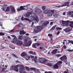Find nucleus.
Masks as SVG:
<instances>
[{"label": "nucleus", "mask_w": 73, "mask_h": 73, "mask_svg": "<svg viewBox=\"0 0 73 73\" xmlns=\"http://www.w3.org/2000/svg\"><path fill=\"white\" fill-rule=\"evenodd\" d=\"M8 38H9L10 39H11V37H10V36H8Z\"/></svg>", "instance_id": "obj_59"}, {"label": "nucleus", "mask_w": 73, "mask_h": 73, "mask_svg": "<svg viewBox=\"0 0 73 73\" xmlns=\"http://www.w3.org/2000/svg\"><path fill=\"white\" fill-rule=\"evenodd\" d=\"M43 23H44V22L42 20L40 22V24H41V23L43 24Z\"/></svg>", "instance_id": "obj_45"}, {"label": "nucleus", "mask_w": 73, "mask_h": 73, "mask_svg": "<svg viewBox=\"0 0 73 73\" xmlns=\"http://www.w3.org/2000/svg\"><path fill=\"white\" fill-rule=\"evenodd\" d=\"M20 8L21 11L27 9V7L25 6H21Z\"/></svg>", "instance_id": "obj_13"}, {"label": "nucleus", "mask_w": 73, "mask_h": 73, "mask_svg": "<svg viewBox=\"0 0 73 73\" xmlns=\"http://www.w3.org/2000/svg\"><path fill=\"white\" fill-rule=\"evenodd\" d=\"M42 9H43V10H44V9H45V7H42Z\"/></svg>", "instance_id": "obj_49"}, {"label": "nucleus", "mask_w": 73, "mask_h": 73, "mask_svg": "<svg viewBox=\"0 0 73 73\" xmlns=\"http://www.w3.org/2000/svg\"><path fill=\"white\" fill-rule=\"evenodd\" d=\"M26 55V53H25V52H24L21 54V56H24Z\"/></svg>", "instance_id": "obj_26"}, {"label": "nucleus", "mask_w": 73, "mask_h": 73, "mask_svg": "<svg viewBox=\"0 0 73 73\" xmlns=\"http://www.w3.org/2000/svg\"><path fill=\"white\" fill-rule=\"evenodd\" d=\"M0 65L1 66V68H2L3 69H2V71H4L7 69V66L5 65V66H4V65H5V64H4V63L3 62H1V63Z\"/></svg>", "instance_id": "obj_7"}, {"label": "nucleus", "mask_w": 73, "mask_h": 73, "mask_svg": "<svg viewBox=\"0 0 73 73\" xmlns=\"http://www.w3.org/2000/svg\"><path fill=\"white\" fill-rule=\"evenodd\" d=\"M71 43L72 44H73V42L72 41Z\"/></svg>", "instance_id": "obj_63"}, {"label": "nucleus", "mask_w": 73, "mask_h": 73, "mask_svg": "<svg viewBox=\"0 0 73 73\" xmlns=\"http://www.w3.org/2000/svg\"><path fill=\"white\" fill-rule=\"evenodd\" d=\"M36 37H37V36H34L33 37V38H36Z\"/></svg>", "instance_id": "obj_61"}, {"label": "nucleus", "mask_w": 73, "mask_h": 73, "mask_svg": "<svg viewBox=\"0 0 73 73\" xmlns=\"http://www.w3.org/2000/svg\"><path fill=\"white\" fill-rule=\"evenodd\" d=\"M14 31V30L12 29L10 31V32H13Z\"/></svg>", "instance_id": "obj_56"}, {"label": "nucleus", "mask_w": 73, "mask_h": 73, "mask_svg": "<svg viewBox=\"0 0 73 73\" xmlns=\"http://www.w3.org/2000/svg\"><path fill=\"white\" fill-rule=\"evenodd\" d=\"M18 39L19 40H22V39H23V37L22 36H19Z\"/></svg>", "instance_id": "obj_29"}, {"label": "nucleus", "mask_w": 73, "mask_h": 73, "mask_svg": "<svg viewBox=\"0 0 73 73\" xmlns=\"http://www.w3.org/2000/svg\"><path fill=\"white\" fill-rule=\"evenodd\" d=\"M66 23V21H62V24H63V25H65Z\"/></svg>", "instance_id": "obj_40"}, {"label": "nucleus", "mask_w": 73, "mask_h": 73, "mask_svg": "<svg viewBox=\"0 0 73 73\" xmlns=\"http://www.w3.org/2000/svg\"><path fill=\"white\" fill-rule=\"evenodd\" d=\"M10 11L9 8V7H7L5 11L6 12V11Z\"/></svg>", "instance_id": "obj_34"}, {"label": "nucleus", "mask_w": 73, "mask_h": 73, "mask_svg": "<svg viewBox=\"0 0 73 73\" xmlns=\"http://www.w3.org/2000/svg\"><path fill=\"white\" fill-rule=\"evenodd\" d=\"M62 62L61 61H59L56 64H55L54 66V68L55 69H57L58 68V65H60L61 64H62Z\"/></svg>", "instance_id": "obj_8"}, {"label": "nucleus", "mask_w": 73, "mask_h": 73, "mask_svg": "<svg viewBox=\"0 0 73 73\" xmlns=\"http://www.w3.org/2000/svg\"><path fill=\"white\" fill-rule=\"evenodd\" d=\"M30 15H31V14H30L29 13H26V15H24V16L25 17H27L29 16H30Z\"/></svg>", "instance_id": "obj_22"}, {"label": "nucleus", "mask_w": 73, "mask_h": 73, "mask_svg": "<svg viewBox=\"0 0 73 73\" xmlns=\"http://www.w3.org/2000/svg\"><path fill=\"white\" fill-rule=\"evenodd\" d=\"M64 73H68V72L67 71H65Z\"/></svg>", "instance_id": "obj_62"}, {"label": "nucleus", "mask_w": 73, "mask_h": 73, "mask_svg": "<svg viewBox=\"0 0 73 73\" xmlns=\"http://www.w3.org/2000/svg\"><path fill=\"white\" fill-rule=\"evenodd\" d=\"M68 41H69V43H71L72 42V41L69 40Z\"/></svg>", "instance_id": "obj_52"}, {"label": "nucleus", "mask_w": 73, "mask_h": 73, "mask_svg": "<svg viewBox=\"0 0 73 73\" xmlns=\"http://www.w3.org/2000/svg\"><path fill=\"white\" fill-rule=\"evenodd\" d=\"M10 9H11V12L13 13H15V8L13 7H12V6H11V7Z\"/></svg>", "instance_id": "obj_15"}, {"label": "nucleus", "mask_w": 73, "mask_h": 73, "mask_svg": "<svg viewBox=\"0 0 73 73\" xmlns=\"http://www.w3.org/2000/svg\"><path fill=\"white\" fill-rule=\"evenodd\" d=\"M26 32L25 31H24V30H21L20 31V33H19V34L20 35H24L26 33Z\"/></svg>", "instance_id": "obj_12"}, {"label": "nucleus", "mask_w": 73, "mask_h": 73, "mask_svg": "<svg viewBox=\"0 0 73 73\" xmlns=\"http://www.w3.org/2000/svg\"><path fill=\"white\" fill-rule=\"evenodd\" d=\"M54 10H49L48 12V16L50 17V16H52L53 14L54 13Z\"/></svg>", "instance_id": "obj_9"}, {"label": "nucleus", "mask_w": 73, "mask_h": 73, "mask_svg": "<svg viewBox=\"0 0 73 73\" xmlns=\"http://www.w3.org/2000/svg\"><path fill=\"white\" fill-rule=\"evenodd\" d=\"M25 35H26V36H29V34H25Z\"/></svg>", "instance_id": "obj_60"}, {"label": "nucleus", "mask_w": 73, "mask_h": 73, "mask_svg": "<svg viewBox=\"0 0 73 73\" xmlns=\"http://www.w3.org/2000/svg\"><path fill=\"white\" fill-rule=\"evenodd\" d=\"M12 55H13V56L14 57H15V58H18V57L17 56H16V55H15V54H12Z\"/></svg>", "instance_id": "obj_36"}, {"label": "nucleus", "mask_w": 73, "mask_h": 73, "mask_svg": "<svg viewBox=\"0 0 73 73\" xmlns=\"http://www.w3.org/2000/svg\"><path fill=\"white\" fill-rule=\"evenodd\" d=\"M6 8H7V6L5 5H4L3 6H2L1 7V9L3 11L6 12V11H5V9H6Z\"/></svg>", "instance_id": "obj_10"}, {"label": "nucleus", "mask_w": 73, "mask_h": 73, "mask_svg": "<svg viewBox=\"0 0 73 73\" xmlns=\"http://www.w3.org/2000/svg\"><path fill=\"white\" fill-rule=\"evenodd\" d=\"M28 19L30 20H34L35 21V23H38L39 20L36 16H34L33 17H30L28 18Z\"/></svg>", "instance_id": "obj_5"}, {"label": "nucleus", "mask_w": 73, "mask_h": 73, "mask_svg": "<svg viewBox=\"0 0 73 73\" xmlns=\"http://www.w3.org/2000/svg\"><path fill=\"white\" fill-rule=\"evenodd\" d=\"M25 68L26 69H27V70H28V71H29V70H30V69H29V67H25Z\"/></svg>", "instance_id": "obj_33"}, {"label": "nucleus", "mask_w": 73, "mask_h": 73, "mask_svg": "<svg viewBox=\"0 0 73 73\" xmlns=\"http://www.w3.org/2000/svg\"><path fill=\"white\" fill-rule=\"evenodd\" d=\"M45 23L47 24V25H48V24H49V21H46Z\"/></svg>", "instance_id": "obj_47"}, {"label": "nucleus", "mask_w": 73, "mask_h": 73, "mask_svg": "<svg viewBox=\"0 0 73 73\" xmlns=\"http://www.w3.org/2000/svg\"><path fill=\"white\" fill-rule=\"evenodd\" d=\"M69 4V2H67L64 3H63L62 5L63 6H62V7H64L65 6H68Z\"/></svg>", "instance_id": "obj_19"}, {"label": "nucleus", "mask_w": 73, "mask_h": 73, "mask_svg": "<svg viewBox=\"0 0 73 73\" xmlns=\"http://www.w3.org/2000/svg\"><path fill=\"white\" fill-rule=\"evenodd\" d=\"M64 31L65 32H70V29L69 28H68L64 29Z\"/></svg>", "instance_id": "obj_16"}, {"label": "nucleus", "mask_w": 73, "mask_h": 73, "mask_svg": "<svg viewBox=\"0 0 73 73\" xmlns=\"http://www.w3.org/2000/svg\"><path fill=\"white\" fill-rule=\"evenodd\" d=\"M56 26H54L52 28V29H51V31H52V30H54L55 29V28H56Z\"/></svg>", "instance_id": "obj_32"}, {"label": "nucleus", "mask_w": 73, "mask_h": 73, "mask_svg": "<svg viewBox=\"0 0 73 73\" xmlns=\"http://www.w3.org/2000/svg\"><path fill=\"white\" fill-rule=\"evenodd\" d=\"M32 43V41H30L29 42H28L26 44V45H27V46H29L31 45V44Z\"/></svg>", "instance_id": "obj_20"}, {"label": "nucleus", "mask_w": 73, "mask_h": 73, "mask_svg": "<svg viewBox=\"0 0 73 73\" xmlns=\"http://www.w3.org/2000/svg\"><path fill=\"white\" fill-rule=\"evenodd\" d=\"M11 37H14V38L12 42L14 44H16L17 45L21 46L23 44V42L21 40H19V39L17 38V37L14 35H11Z\"/></svg>", "instance_id": "obj_2"}, {"label": "nucleus", "mask_w": 73, "mask_h": 73, "mask_svg": "<svg viewBox=\"0 0 73 73\" xmlns=\"http://www.w3.org/2000/svg\"><path fill=\"white\" fill-rule=\"evenodd\" d=\"M5 34L3 33H0V36H4Z\"/></svg>", "instance_id": "obj_35"}, {"label": "nucleus", "mask_w": 73, "mask_h": 73, "mask_svg": "<svg viewBox=\"0 0 73 73\" xmlns=\"http://www.w3.org/2000/svg\"><path fill=\"white\" fill-rule=\"evenodd\" d=\"M58 15L59 14L58 13H56L55 14L56 16H58Z\"/></svg>", "instance_id": "obj_50"}, {"label": "nucleus", "mask_w": 73, "mask_h": 73, "mask_svg": "<svg viewBox=\"0 0 73 73\" xmlns=\"http://www.w3.org/2000/svg\"><path fill=\"white\" fill-rule=\"evenodd\" d=\"M17 11H21V9H17Z\"/></svg>", "instance_id": "obj_46"}, {"label": "nucleus", "mask_w": 73, "mask_h": 73, "mask_svg": "<svg viewBox=\"0 0 73 73\" xmlns=\"http://www.w3.org/2000/svg\"><path fill=\"white\" fill-rule=\"evenodd\" d=\"M73 11H69L68 13V15H72V14H73Z\"/></svg>", "instance_id": "obj_25"}, {"label": "nucleus", "mask_w": 73, "mask_h": 73, "mask_svg": "<svg viewBox=\"0 0 73 73\" xmlns=\"http://www.w3.org/2000/svg\"><path fill=\"white\" fill-rule=\"evenodd\" d=\"M36 43L33 44V45L32 46L33 48H36Z\"/></svg>", "instance_id": "obj_30"}, {"label": "nucleus", "mask_w": 73, "mask_h": 73, "mask_svg": "<svg viewBox=\"0 0 73 73\" xmlns=\"http://www.w3.org/2000/svg\"><path fill=\"white\" fill-rule=\"evenodd\" d=\"M67 51H69L70 52H73V50H70V49H67Z\"/></svg>", "instance_id": "obj_39"}, {"label": "nucleus", "mask_w": 73, "mask_h": 73, "mask_svg": "<svg viewBox=\"0 0 73 73\" xmlns=\"http://www.w3.org/2000/svg\"><path fill=\"white\" fill-rule=\"evenodd\" d=\"M33 52L32 51H29V53L30 54H32Z\"/></svg>", "instance_id": "obj_42"}, {"label": "nucleus", "mask_w": 73, "mask_h": 73, "mask_svg": "<svg viewBox=\"0 0 73 73\" xmlns=\"http://www.w3.org/2000/svg\"><path fill=\"white\" fill-rule=\"evenodd\" d=\"M48 36L50 37V38L51 39V40H52V37L53 36V35L52 34H49L48 35Z\"/></svg>", "instance_id": "obj_23"}, {"label": "nucleus", "mask_w": 73, "mask_h": 73, "mask_svg": "<svg viewBox=\"0 0 73 73\" xmlns=\"http://www.w3.org/2000/svg\"><path fill=\"white\" fill-rule=\"evenodd\" d=\"M45 73H52L51 72H45Z\"/></svg>", "instance_id": "obj_55"}, {"label": "nucleus", "mask_w": 73, "mask_h": 73, "mask_svg": "<svg viewBox=\"0 0 73 73\" xmlns=\"http://www.w3.org/2000/svg\"><path fill=\"white\" fill-rule=\"evenodd\" d=\"M56 29H58V30H61V29H61V28H60L59 27H56Z\"/></svg>", "instance_id": "obj_38"}, {"label": "nucleus", "mask_w": 73, "mask_h": 73, "mask_svg": "<svg viewBox=\"0 0 73 73\" xmlns=\"http://www.w3.org/2000/svg\"><path fill=\"white\" fill-rule=\"evenodd\" d=\"M24 20H25V21H30V22H31V23H32V25H31V27H33V25L34 24V22H31V21H30L29 19H28L27 18H24Z\"/></svg>", "instance_id": "obj_11"}, {"label": "nucleus", "mask_w": 73, "mask_h": 73, "mask_svg": "<svg viewBox=\"0 0 73 73\" xmlns=\"http://www.w3.org/2000/svg\"><path fill=\"white\" fill-rule=\"evenodd\" d=\"M70 21H66L65 25H66L67 27H68V25H69V23L70 22Z\"/></svg>", "instance_id": "obj_24"}, {"label": "nucleus", "mask_w": 73, "mask_h": 73, "mask_svg": "<svg viewBox=\"0 0 73 73\" xmlns=\"http://www.w3.org/2000/svg\"><path fill=\"white\" fill-rule=\"evenodd\" d=\"M71 17H73V14L71 16Z\"/></svg>", "instance_id": "obj_64"}, {"label": "nucleus", "mask_w": 73, "mask_h": 73, "mask_svg": "<svg viewBox=\"0 0 73 73\" xmlns=\"http://www.w3.org/2000/svg\"><path fill=\"white\" fill-rule=\"evenodd\" d=\"M63 48H64V49H66V45H64L63 47Z\"/></svg>", "instance_id": "obj_44"}, {"label": "nucleus", "mask_w": 73, "mask_h": 73, "mask_svg": "<svg viewBox=\"0 0 73 73\" xmlns=\"http://www.w3.org/2000/svg\"><path fill=\"white\" fill-rule=\"evenodd\" d=\"M30 69L31 70H36V68H30Z\"/></svg>", "instance_id": "obj_31"}, {"label": "nucleus", "mask_w": 73, "mask_h": 73, "mask_svg": "<svg viewBox=\"0 0 73 73\" xmlns=\"http://www.w3.org/2000/svg\"><path fill=\"white\" fill-rule=\"evenodd\" d=\"M32 54H33V55H35L36 54V52H32Z\"/></svg>", "instance_id": "obj_48"}, {"label": "nucleus", "mask_w": 73, "mask_h": 73, "mask_svg": "<svg viewBox=\"0 0 73 73\" xmlns=\"http://www.w3.org/2000/svg\"><path fill=\"white\" fill-rule=\"evenodd\" d=\"M43 28L42 26L36 27L35 29L34 30V32L35 33H37L38 32L41 31V30L43 29Z\"/></svg>", "instance_id": "obj_3"}, {"label": "nucleus", "mask_w": 73, "mask_h": 73, "mask_svg": "<svg viewBox=\"0 0 73 73\" xmlns=\"http://www.w3.org/2000/svg\"><path fill=\"white\" fill-rule=\"evenodd\" d=\"M11 67L13 70L16 72H18L19 69L20 73H26L25 72L23 71L24 69V66L22 65H18L16 66H13Z\"/></svg>", "instance_id": "obj_1"}, {"label": "nucleus", "mask_w": 73, "mask_h": 73, "mask_svg": "<svg viewBox=\"0 0 73 73\" xmlns=\"http://www.w3.org/2000/svg\"><path fill=\"white\" fill-rule=\"evenodd\" d=\"M53 24V22H51L50 23V25H52Z\"/></svg>", "instance_id": "obj_58"}, {"label": "nucleus", "mask_w": 73, "mask_h": 73, "mask_svg": "<svg viewBox=\"0 0 73 73\" xmlns=\"http://www.w3.org/2000/svg\"><path fill=\"white\" fill-rule=\"evenodd\" d=\"M31 57L32 59V60H34L35 62H36V61H37V58L36 57H35L34 56L31 55H27V58H26V60H27V61L29 60V59L31 58Z\"/></svg>", "instance_id": "obj_4"}, {"label": "nucleus", "mask_w": 73, "mask_h": 73, "mask_svg": "<svg viewBox=\"0 0 73 73\" xmlns=\"http://www.w3.org/2000/svg\"><path fill=\"white\" fill-rule=\"evenodd\" d=\"M57 50H58L57 49L54 50L52 51L51 53L52 54H56V53H57Z\"/></svg>", "instance_id": "obj_17"}, {"label": "nucleus", "mask_w": 73, "mask_h": 73, "mask_svg": "<svg viewBox=\"0 0 73 73\" xmlns=\"http://www.w3.org/2000/svg\"><path fill=\"white\" fill-rule=\"evenodd\" d=\"M70 26L72 28H73V21H70Z\"/></svg>", "instance_id": "obj_21"}, {"label": "nucleus", "mask_w": 73, "mask_h": 73, "mask_svg": "<svg viewBox=\"0 0 73 73\" xmlns=\"http://www.w3.org/2000/svg\"><path fill=\"white\" fill-rule=\"evenodd\" d=\"M35 45H36V46H38L40 45V44L39 43H36Z\"/></svg>", "instance_id": "obj_41"}, {"label": "nucleus", "mask_w": 73, "mask_h": 73, "mask_svg": "<svg viewBox=\"0 0 73 73\" xmlns=\"http://www.w3.org/2000/svg\"><path fill=\"white\" fill-rule=\"evenodd\" d=\"M39 61L41 64H46L47 62V60L44 58H41L39 59Z\"/></svg>", "instance_id": "obj_6"}, {"label": "nucleus", "mask_w": 73, "mask_h": 73, "mask_svg": "<svg viewBox=\"0 0 73 73\" xmlns=\"http://www.w3.org/2000/svg\"><path fill=\"white\" fill-rule=\"evenodd\" d=\"M66 14V13H65V12H64L63 13V15H65Z\"/></svg>", "instance_id": "obj_53"}, {"label": "nucleus", "mask_w": 73, "mask_h": 73, "mask_svg": "<svg viewBox=\"0 0 73 73\" xmlns=\"http://www.w3.org/2000/svg\"><path fill=\"white\" fill-rule=\"evenodd\" d=\"M21 20H24V17H22L21 18Z\"/></svg>", "instance_id": "obj_54"}, {"label": "nucleus", "mask_w": 73, "mask_h": 73, "mask_svg": "<svg viewBox=\"0 0 73 73\" xmlns=\"http://www.w3.org/2000/svg\"><path fill=\"white\" fill-rule=\"evenodd\" d=\"M45 65H47V66H49L50 67H51V68H52V66H53V65L52 64L48 63L47 62L46 63Z\"/></svg>", "instance_id": "obj_14"}, {"label": "nucleus", "mask_w": 73, "mask_h": 73, "mask_svg": "<svg viewBox=\"0 0 73 73\" xmlns=\"http://www.w3.org/2000/svg\"><path fill=\"white\" fill-rule=\"evenodd\" d=\"M66 56H63L60 58V60H61V61H63L64 60H66Z\"/></svg>", "instance_id": "obj_18"}, {"label": "nucleus", "mask_w": 73, "mask_h": 73, "mask_svg": "<svg viewBox=\"0 0 73 73\" xmlns=\"http://www.w3.org/2000/svg\"><path fill=\"white\" fill-rule=\"evenodd\" d=\"M18 26L19 27H23V25H22V24H21V23H19L18 25Z\"/></svg>", "instance_id": "obj_37"}, {"label": "nucleus", "mask_w": 73, "mask_h": 73, "mask_svg": "<svg viewBox=\"0 0 73 73\" xmlns=\"http://www.w3.org/2000/svg\"><path fill=\"white\" fill-rule=\"evenodd\" d=\"M43 25H44V26H46V25H47V24L46 23H45Z\"/></svg>", "instance_id": "obj_51"}, {"label": "nucleus", "mask_w": 73, "mask_h": 73, "mask_svg": "<svg viewBox=\"0 0 73 73\" xmlns=\"http://www.w3.org/2000/svg\"><path fill=\"white\" fill-rule=\"evenodd\" d=\"M60 31H58L56 33V35H59V34H60Z\"/></svg>", "instance_id": "obj_43"}, {"label": "nucleus", "mask_w": 73, "mask_h": 73, "mask_svg": "<svg viewBox=\"0 0 73 73\" xmlns=\"http://www.w3.org/2000/svg\"><path fill=\"white\" fill-rule=\"evenodd\" d=\"M27 41L28 39H25L24 40V43L25 44H27Z\"/></svg>", "instance_id": "obj_28"}, {"label": "nucleus", "mask_w": 73, "mask_h": 73, "mask_svg": "<svg viewBox=\"0 0 73 73\" xmlns=\"http://www.w3.org/2000/svg\"><path fill=\"white\" fill-rule=\"evenodd\" d=\"M49 10H45L44 12V13H48V12H49Z\"/></svg>", "instance_id": "obj_27"}, {"label": "nucleus", "mask_w": 73, "mask_h": 73, "mask_svg": "<svg viewBox=\"0 0 73 73\" xmlns=\"http://www.w3.org/2000/svg\"><path fill=\"white\" fill-rule=\"evenodd\" d=\"M11 49H15V47H11Z\"/></svg>", "instance_id": "obj_57"}]
</instances>
